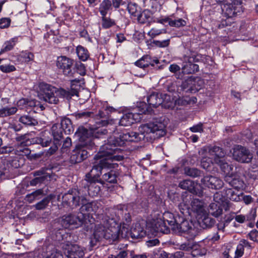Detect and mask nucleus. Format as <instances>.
Instances as JSON below:
<instances>
[{
	"label": "nucleus",
	"mask_w": 258,
	"mask_h": 258,
	"mask_svg": "<svg viewBox=\"0 0 258 258\" xmlns=\"http://www.w3.org/2000/svg\"><path fill=\"white\" fill-rule=\"evenodd\" d=\"M248 235L251 240L258 243V231L253 230L249 233Z\"/></svg>",
	"instance_id": "61"
},
{
	"label": "nucleus",
	"mask_w": 258,
	"mask_h": 258,
	"mask_svg": "<svg viewBox=\"0 0 258 258\" xmlns=\"http://www.w3.org/2000/svg\"><path fill=\"white\" fill-rule=\"evenodd\" d=\"M151 216L152 219L148 223V225L150 224L151 227L153 230L163 233L169 232V228L166 222L172 229L173 226H174L178 220V217H175L172 213L169 212L162 213L159 211H155L152 213Z\"/></svg>",
	"instance_id": "7"
},
{
	"label": "nucleus",
	"mask_w": 258,
	"mask_h": 258,
	"mask_svg": "<svg viewBox=\"0 0 258 258\" xmlns=\"http://www.w3.org/2000/svg\"><path fill=\"white\" fill-rule=\"evenodd\" d=\"M233 158L241 163H248L252 159V154L248 150L240 145H235L231 151Z\"/></svg>",
	"instance_id": "15"
},
{
	"label": "nucleus",
	"mask_w": 258,
	"mask_h": 258,
	"mask_svg": "<svg viewBox=\"0 0 258 258\" xmlns=\"http://www.w3.org/2000/svg\"><path fill=\"white\" fill-rule=\"evenodd\" d=\"M225 180L230 186L237 189H242L244 187L243 179L238 174H232L225 176Z\"/></svg>",
	"instance_id": "22"
},
{
	"label": "nucleus",
	"mask_w": 258,
	"mask_h": 258,
	"mask_svg": "<svg viewBox=\"0 0 258 258\" xmlns=\"http://www.w3.org/2000/svg\"><path fill=\"white\" fill-rule=\"evenodd\" d=\"M190 251L194 257L203 255L206 253V250L204 248L201 247L200 245L196 243L193 244Z\"/></svg>",
	"instance_id": "36"
},
{
	"label": "nucleus",
	"mask_w": 258,
	"mask_h": 258,
	"mask_svg": "<svg viewBox=\"0 0 258 258\" xmlns=\"http://www.w3.org/2000/svg\"><path fill=\"white\" fill-rule=\"evenodd\" d=\"M182 204L180 203L179 205V209L182 215L189 213V209H190L194 213H196L198 217L202 214H206L207 210L205 209L204 203L197 199H194L190 205V207L188 205H184L185 208H182Z\"/></svg>",
	"instance_id": "13"
},
{
	"label": "nucleus",
	"mask_w": 258,
	"mask_h": 258,
	"mask_svg": "<svg viewBox=\"0 0 258 258\" xmlns=\"http://www.w3.org/2000/svg\"><path fill=\"white\" fill-rule=\"evenodd\" d=\"M166 33V29H159L157 28L151 29L147 33V35L152 38L161 34Z\"/></svg>",
	"instance_id": "49"
},
{
	"label": "nucleus",
	"mask_w": 258,
	"mask_h": 258,
	"mask_svg": "<svg viewBox=\"0 0 258 258\" xmlns=\"http://www.w3.org/2000/svg\"><path fill=\"white\" fill-rule=\"evenodd\" d=\"M42 194V190L41 189H38L30 194L27 195L25 197V200L29 203H31L34 200L38 199Z\"/></svg>",
	"instance_id": "45"
},
{
	"label": "nucleus",
	"mask_w": 258,
	"mask_h": 258,
	"mask_svg": "<svg viewBox=\"0 0 258 258\" xmlns=\"http://www.w3.org/2000/svg\"><path fill=\"white\" fill-rule=\"evenodd\" d=\"M200 55H185L182 58V71L184 74H189L199 71V66L196 63L201 58Z\"/></svg>",
	"instance_id": "12"
},
{
	"label": "nucleus",
	"mask_w": 258,
	"mask_h": 258,
	"mask_svg": "<svg viewBox=\"0 0 258 258\" xmlns=\"http://www.w3.org/2000/svg\"><path fill=\"white\" fill-rule=\"evenodd\" d=\"M14 148L12 146L0 147V154L14 153Z\"/></svg>",
	"instance_id": "60"
},
{
	"label": "nucleus",
	"mask_w": 258,
	"mask_h": 258,
	"mask_svg": "<svg viewBox=\"0 0 258 258\" xmlns=\"http://www.w3.org/2000/svg\"><path fill=\"white\" fill-rule=\"evenodd\" d=\"M184 172L187 175L194 177H197L200 174V171L196 168H185Z\"/></svg>",
	"instance_id": "54"
},
{
	"label": "nucleus",
	"mask_w": 258,
	"mask_h": 258,
	"mask_svg": "<svg viewBox=\"0 0 258 258\" xmlns=\"http://www.w3.org/2000/svg\"><path fill=\"white\" fill-rule=\"evenodd\" d=\"M139 112H136V110H134L132 112H129L123 114L120 120L118 121L116 119L106 120L103 119L105 117V115L103 112L104 110L107 112H114L116 109L110 106H103L102 110L99 111L98 116L100 119L96 122V126L95 128H101V126L109 124H116L119 123V125L122 126H128L133 124L135 122L140 121L142 118V114L145 113L147 111H149V108H147V105L145 102H140L138 106Z\"/></svg>",
	"instance_id": "4"
},
{
	"label": "nucleus",
	"mask_w": 258,
	"mask_h": 258,
	"mask_svg": "<svg viewBox=\"0 0 258 258\" xmlns=\"http://www.w3.org/2000/svg\"><path fill=\"white\" fill-rule=\"evenodd\" d=\"M208 154L211 157H204L201 160V166L206 170H210L211 166L215 163L214 161V156L210 154V150Z\"/></svg>",
	"instance_id": "35"
},
{
	"label": "nucleus",
	"mask_w": 258,
	"mask_h": 258,
	"mask_svg": "<svg viewBox=\"0 0 258 258\" xmlns=\"http://www.w3.org/2000/svg\"><path fill=\"white\" fill-rule=\"evenodd\" d=\"M52 135L55 140H59L62 137L63 131L59 124H54L51 127Z\"/></svg>",
	"instance_id": "39"
},
{
	"label": "nucleus",
	"mask_w": 258,
	"mask_h": 258,
	"mask_svg": "<svg viewBox=\"0 0 258 258\" xmlns=\"http://www.w3.org/2000/svg\"><path fill=\"white\" fill-rule=\"evenodd\" d=\"M51 198L49 197H47L43 199L42 201L38 202L35 205V207L37 210H42L45 208L50 202Z\"/></svg>",
	"instance_id": "52"
},
{
	"label": "nucleus",
	"mask_w": 258,
	"mask_h": 258,
	"mask_svg": "<svg viewBox=\"0 0 258 258\" xmlns=\"http://www.w3.org/2000/svg\"><path fill=\"white\" fill-rule=\"evenodd\" d=\"M122 215V209L117 210V216L116 218H114L116 221V227H117L118 229V239L121 237V238H126L128 236H131V231L132 229L130 228V225L127 223L130 221H126V223H123L121 225H119L117 223L119 219H120V215Z\"/></svg>",
	"instance_id": "20"
},
{
	"label": "nucleus",
	"mask_w": 258,
	"mask_h": 258,
	"mask_svg": "<svg viewBox=\"0 0 258 258\" xmlns=\"http://www.w3.org/2000/svg\"><path fill=\"white\" fill-rule=\"evenodd\" d=\"M34 175L37 176V177L30 181V184L32 186L36 185L38 183L43 182L45 180H47L51 178L50 173L46 172L44 169L36 171Z\"/></svg>",
	"instance_id": "24"
},
{
	"label": "nucleus",
	"mask_w": 258,
	"mask_h": 258,
	"mask_svg": "<svg viewBox=\"0 0 258 258\" xmlns=\"http://www.w3.org/2000/svg\"><path fill=\"white\" fill-rule=\"evenodd\" d=\"M33 102H30L29 103L25 99H20L17 102V105L20 108H23V106H26L27 105H30V106H32L33 105Z\"/></svg>",
	"instance_id": "64"
},
{
	"label": "nucleus",
	"mask_w": 258,
	"mask_h": 258,
	"mask_svg": "<svg viewBox=\"0 0 258 258\" xmlns=\"http://www.w3.org/2000/svg\"><path fill=\"white\" fill-rule=\"evenodd\" d=\"M107 133L105 129L90 127L88 130L83 127H79L76 133V136L79 138L80 143L72 151L70 157V162L76 164L82 162L86 159L88 152L86 149H93L95 144V139L99 138L101 135Z\"/></svg>",
	"instance_id": "3"
},
{
	"label": "nucleus",
	"mask_w": 258,
	"mask_h": 258,
	"mask_svg": "<svg viewBox=\"0 0 258 258\" xmlns=\"http://www.w3.org/2000/svg\"><path fill=\"white\" fill-rule=\"evenodd\" d=\"M244 248L251 249L252 246L247 240L241 239L239 241L238 244L237 245L234 258L241 257L243 255Z\"/></svg>",
	"instance_id": "25"
},
{
	"label": "nucleus",
	"mask_w": 258,
	"mask_h": 258,
	"mask_svg": "<svg viewBox=\"0 0 258 258\" xmlns=\"http://www.w3.org/2000/svg\"><path fill=\"white\" fill-rule=\"evenodd\" d=\"M179 186L182 189H187L192 192L195 188V183L191 180L185 179L181 181L179 184Z\"/></svg>",
	"instance_id": "41"
},
{
	"label": "nucleus",
	"mask_w": 258,
	"mask_h": 258,
	"mask_svg": "<svg viewBox=\"0 0 258 258\" xmlns=\"http://www.w3.org/2000/svg\"><path fill=\"white\" fill-rule=\"evenodd\" d=\"M169 25L171 27H180L185 26L186 22L182 19L174 20L170 19L169 22Z\"/></svg>",
	"instance_id": "51"
},
{
	"label": "nucleus",
	"mask_w": 258,
	"mask_h": 258,
	"mask_svg": "<svg viewBox=\"0 0 258 258\" xmlns=\"http://www.w3.org/2000/svg\"><path fill=\"white\" fill-rule=\"evenodd\" d=\"M0 70L5 73H9L15 71L16 68L12 64H3L0 66Z\"/></svg>",
	"instance_id": "56"
},
{
	"label": "nucleus",
	"mask_w": 258,
	"mask_h": 258,
	"mask_svg": "<svg viewBox=\"0 0 258 258\" xmlns=\"http://www.w3.org/2000/svg\"><path fill=\"white\" fill-rule=\"evenodd\" d=\"M223 202V197L219 192L214 195V202H212L209 207L208 213L214 217H217L222 213V205Z\"/></svg>",
	"instance_id": "17"
},
{
	"label": "nucleus",
	"mask_w": 258,
	"mask_h": 258,
	"mask_svg": "<svg viewBox=\"0 0 258 258\" xmlns=\"http://www.w3.org/2000/svg\"><path fill=\"white\" fill-rule=\"evenodd\" d=\"M210 153L214 156V162L219 166L225 176L230 175L233 173V165L228 162L225 156V153L219 147L214 146L210 149Z\"/></svg>",
	"instance_id": "8"
},
{
	"label": "nucleus",
	"mask_w": 258,
	"mask_h": 258,
	"mask_svg": "<svg viewBox=\"0 0 258 258\" xmlns=\"http://www.w3.org/2000/svg\"><path fill=\"white\" fill-rule=\"evenodd\" d=\"M248 175L250 178L253 179H258V165L252 163L248 170Z\"/></svg>",
	"instance_id": "46"
},
{
	"label": "nucleus",
	"mask_w": 258,
	"mask_h": 258,
	"mask_svg": "<svg viewBox=\"0 0 258 258\" xmlns=\"http://www.w3.org/2000/svg\"><path fill=\"white\" fill-rule=\"evenodd\" d=\"M73 81L71 86V90H66L62 88H56L48 84L42 82L39 84L40 90L43 92L42 94L44 101L51 104H57L59 98H66L70 99L74 95L78 94V87H74Z\"/></svg>",
	"instance_id": "6"
},
{
	"label": "nucleus",
	"mask_w": 258,
	"mask_h": 258,
	"mask_svg": "<svg viewBox=\"0 0 258 258\" xmlns=\"http://www.w3.org/2000/svg\"><path fill=\"white\" fill-rule=\"evenodd\" d=\"M76 53L79 58L82 61H86L89 57L87 49L81 45L77 47Z\"/></svg>",
	"instance_id": "32"
},
{
	"label": "nucleus",
	"mask_w": 258,
	"mask_h": 258,
	"mask_svg": "<svg viewBox=\"0 0 258 258\" xmlns=\"http://www.w3.org/2000/svg\"><path fill=\"white\" fill-rule=\"evenodd\" d=\"M198 222L201 227L206 228L214 225L215 220L209 217L206 211V214H202L198 217Z\"/></svg>",
	"instance_id": "27"
},
{
	"label": "nucleus",
	"mask_w": 258,
	"mask_h": 258,
	"mask_svg": "<svg viewBox=\"0 0 258 258\" xmlns=\"http://www.w3.org/2000/svg\"><path fill=\"white\" fill-rule=\"evenodd\" d=\"M60 125L66 134H70L73 132L71 121L69 118H64L61 119Z\"/></svg>",
	"instance_id": "31"
},
{
	"label": "nucleus",
	"mask_w": 258,
	"mask_h": 258,
	"mask_svg": "<svg viewBox=\"0 0 258 258\" xmlns=\"http://www.w3.org/2000/svg\"><path fill=\"white\" fill-rule=\"evenodd\" d=\"M146 232L142 229L139 227V225H136V227L132 229L131 231V236L133 238L138 239L144 236Z\"/></svg>",
	"instance_id": "40"
},
{
	"label": "nucleus",
	"mask_w": 258,
	"mask_h": 258,
	"mask_svg": "<svg viewBox=\"0 0 258 258\" xmlns=\"http://www.w3.org/2000/svg\"><path fill=\"white\" fill-rule=\"evenodd\" d=\"M110 146V145H103L100 147L99 151L94 157L96 160V164L86 175L85 180L90 183L88 187V193L91 197L97 196L100 192V187L95 182L99 181L98 177L101 175V170L106 167L115 168L117 164L113 162L120 161L123 159L122 155L115 154L119 150L117 148L113 149L112 147L109 148Z\"/></svg>",
	"instance_id": "2"
},
{
	"label": "nucleus",
	"mask_w": 258,
	"mask_h": 258,
	"mask_svg": "<svg viewBox=\"0 0 258 258\" xmlns=\"http://www.w3.org/2000/svg\"><path fill=\"white\" fill-rule=\"evenodd\" d=\"M220 5L223 13L228 17H232L242 11L240 0H216Z\"/></svg>",
	"instance_id": "10"
},
{
	"label": "nucleus",
	"mask_w": 258,
	"mask_h": 258,
	"mask_svg": "<svg viewBox=\"0 0 258 258\" xmlns=\"http://www.w3.org/2000/svg\"><path fill=\"white\" fill-rule=\"evenodd\" d=\"M197 101V99L195 97H189L188 96H185L183 98H179L177 100L176 103L181 105H186L188 104H193L195 103Z\"/></svg>",
	"instance_id": "44"
},
{
	"label": "nucleus",
	"mask_w": 258,
	"mask_h": 258,
	"mask_svg": "<svg viewBox=\"0 0 258 258\" xmlns=\"http://www.w3.org/2000/svg\"><path fill=\"white\" fill-rule=\"evenodd\" d=\"M148 104L145 103L147 105V108H149L150 111H147L146 113H151L152 111V107L156 108L162 103V98L161 94L153 93L147 98Z\"/></svg>",
	"instance_id": "23"
},
{
	"label": "nucleus",
	"mask_w": 258,
	"mask_h": 258,
	"mask_svg": "<svg viewBox=\"0 0 258 258\" xmlns=\"http://www.w3.org/2000/svg\"><path fill=\"white\" fill-rule=\"evenodd\" d=\"M57 67L61 69L64 75L71 76L72 74V67L73 60L65 56H60L57 57L56 60Z\"/></svg>",
	"instance_id": "18"
},
{
	"label": "nucleus",
	"mask_w": 258,
	"mask_h": 258,
	"mask_svg": "<svg viewBox=\"0 0 258 258\" xmlns=\"http://www.w3.org/2000/svg\"><path fill=\"white\" fill-rule=\"evenodd\" d=\"M190 130L193 133H201L203 131V124L200 123L196 125H194L190 128Z\"/></svg>",
	"instance_id": "63"
},
{
	"label": "nucleus",
	"mask_w": 258,
	"mask_h": 258,
	"mask_svg": "<svg viewBox=\"0 0 258 258\" xmlns=\"http://www.w3.org/2000/svg\"><path fill=\"white\" fill-rule=\"evenodd\" d=\"M153 43L157 47L164 48L167 47L169 45L170 39H168L162 41L154 40L153 41Z\"/></svg>",
	"instance_id": "58"
},
{
	"label": "nucleus",
	"mask_w": 258,
	"mask_h": 258,
	"mask_svg": "<svg viewBox=\"0 0 258 258\" xmlns=\"http://www.w3.org/2000/svg\"><path fill=\"white\" fill-rule=\"evenodd\" d=\"M37 142L42 147H47L51 144V139L46 137H40L37 139Z\"/></svg>",
	"instance_id": "55"
},
{
	"label": "nucleus",
	"mask_w": 258,
	"mask_h": 258,
	"mask_svg": "<svg viewBox=\"0 0 258 258\" xmlns=\"http://www.w3.org/2000/svg\"><path fill=\"white\" fill-rule=\"evenodd\" d=\"M201 184L203 186L209 188L219 189L223 186V182L218 177L207 175L201 179Z\"/></svg>",
	"instance_id": "19"
},
{
	"label": "nucleus",
	"mask_w": 258,
	"mask_h": 258,
	"mask_svg": "<svg viewBox=\"0 0 258 258\" xmlns=\"http://www.w3.org/2000/svg\"><path fill=\"white\" fill-rule=\"evenodd\" d=\"M21 145H19L14 148V154L24 158V156H27L30 153V151L26 147L23 145V142H22Z\"/></svg>",
	"instance_id": "30"
},
{
	"label": "nucleus",
	"mask_w": 258,
	"mask_h": 258,
	"mask_svg": "<svg viewBox=\"0 0 258 258\" xmlns=\"http://www.w3.org/2000/svg\"><path fill=\"white\" fill-rule=\"evenodd\" d=\"M45 258H63L60 251L52 246H49Z\"/></svg>",
	"instance_id": "37"
},
{
	"label": "nucleus",
	"mask_w": 258,
	"mask_h": 258,
	"mask_svg": "<svg viewBox=\"0 0 258 258\" xmlns=\"http://www.w3.org/2000/svg\"><path fill=\"white\" fill-rule=\"evenodd\" d=\"M161 98H162L161 105L166 108L173 109L177 102V100L171 96L170 93L161 94Z\"/></svg>",
	"instance_id": "26"
},
{
	"label": "nucleus",
	"mask_w": 258,
	"mask_h": 258,
	"mask_svg": "<svg viewBox=\"0 0 258 258\" xmlns=\"http://www.w3.org/2000/svg\"><path fill=\"white\" fill-rule=\"evenodd\" d=\"M100 223L96 224L93 233L94 238L99 241L103 238L113 242L118 239V229L116 227V221L113 217L109 218L108 216L98 215Z\"/></svg>",
	"instance_id": "5"
},
{
	"label": "nucleus",
	"mask_w": 258,
	"mask_h": 258,
	"mask_svg": "<svg viewBox=\"0 0 258 258\" xmlns=\"http://www.w3.org/2000/svg\"><path fill=\"white\" fill-rule=\"evenodd\" d=\"M138 21L141 24L149 23L151 20L152 13L149 10H144L138 15Z\"/></svg>",
	"instance_id": "28"
},
{
	"label": "nucleus",
	"mask_w": 258,
	"mask_h": 258,
	"mask_svg": "<svg viewBox=\"0 0 258 258\" xmlns=\"http://www.w3.org/2000/svg\"><path fill=\"white\" fill-rule=\"evenodd\" d=\"M17 42L18 37H17L12 38L10 40L6 41L3 45L4 50L7 52L13 49Z\"/></svg>",
	"instance_id": "42"
},
{
	"label": "nucleus",
	"mask_w": 258,
	"mask_h": 258,
	"mask_svg": "<svg viewBox=\"0 0 258 258\" xmlns=\"http://www.w3.org/2000/svg\"><path fill=\"white\" fill-rule=\"evenodd\" d=\"M63 15L64 20H71L74 17V8L69 7L64 12Z\"/></svg>",
	"instance_id": "57"
},
{
	"label": "nucleus",
	"mask_w": 258,
	"mask_h": 258,
	"mask_svg": "<svg viewBox=\"0 0 258 258\" xmlns=\"http://www.w3.org/2000/svg\"><path fill=\"white\" fill-rule=\"evenodd\" d=\"M11 20L9 18H4L0 20V28L2 29L7 28L9 26Z\"/></svg>",
	"instance_id": "62"
},
{
	"label": "nucleus",
	"mask_w": 258,
	"mask_h": 258,
	"mask_svg": "<svg viewBox=\"0 0 258 258\" xmlns=\"http://www.w3.org/2000/svg\"><path fill=\"white\" fill-rule=\"evenodd\" d=\"M194 82V78L190 77L182 82L181 86L182 89L186 92H189V89L192 87V83Z\"/></svg>",
	"instance_id": "50"
},
{
	"label": "nucleus",
	"mask_w": 258,
	"mask_h": 258,
	"mask_svg": "<svg viewBox=\"0 0 258 258\" xmlns=\"http://www.w3.org/2000/svg\"><path fill=\"white\" fill-rule=\"evenodd\" d=\"M166 124L160 118L155 119L153 121L141 124L138 128L139 133L128 132L123 133L118 136L110 137L108 140L107 143L104 145H110L113 149L117 148L119 151L116 153V155H122L124 158L122 150L117 146H122L129 142H138L144 140L147 142L152 141L155 139L164 136L166 133ZM122 159L121 161L123 160ZM116 161L113 162L115 163ZM121 161V160L120 161ZM115 168L106 167L101 170V173L104 172L102 175V179L110 183H114L116 181L117 173L113 169L118 167V164Z\"/></svg>",
	"instance_id": "1"
},
{
	"label": "nucleus",
	"mask_w": 258,
	"mask_h": 258,
	"mask_svg": "<svg viewBox=\"0 0 258 258\" xmlns=\"http://www.w3.org/2000/svg\"><path fill=\"white\" fill-rule=\"evenodd\" d=\"M172 230L176 234L182 235L187 234L189 238H194L197 234V230L192 222L185 219L182 216H179Z\"/></svg>",
	"instance_id": "9"
},
{
	"label": "nucleus",
	"mask_w": 258,
	"mask_h": 258,
	"mask_svg": "<svg viewBox=\"0 0 258 258\" xmlns=\"http://www.w3.org/2000/svg\"><path fill=\"white\" fill-rule=\"evenodd\" d=\"M16 107H3L0 108V117H5L15 114L17 111Z\"/></svg>",
	"instance_id": "38"
},
{
	"label": "nucleus",
	"mask_w": 258,
	"mask_h": 258,
	"mask_svg": "<svg viewBox=\"0 0 258 258\" xmlns=\"http://www.w3.org/2000/svg\"><path fill=\"white\" fill-rule=\"evenodd\" d=\"M105 16H102V27L103 28L108 29L115 25V23L113 20L106 17Z\"/></svg>",
	"instance_id": "47"
},
{
	"label": "nucleus",
	"mask_w": 258,
	"mask_h": 258,
	"mask_svg": "<svg viewBox=\"0 0 258 258\" xmlns=\"http://www.w3.org/2000/svg\"><path fill=\"white\" fill-rule=\"evenodd\" d=\"M81 204L82 206L80 208V211L79 214H82L84 216V222L86 220L87 218H89V215H92L95 214L97 210L99 209L100 204L96 201L92 202L90 203H85L86 200L84 197H81Z\"/></svg>",
	"instance_id": "16"
},
{
	"label": "nucleus",
	"mask_w": 258,
	"mask_h": 258,
	"mask_svg": "<svg viewBox=\"0 0 258 258\" xmlns=\"http://www.w3.org/2000/svg\"><path fill=\"white\" fill-rule=\"evenodd\" d=\"M59 222L64 228L73 229L81 226L85 222L84 216L79 213L77 215H64L61 217Z\"/></svg>",
	"instance_id": "11"
},
{
	"label": "nucleus",
	"mask_w": 258,
	"mask_h": 258,
	"mask_svg": "<svg viewBox=\"0 0 258 258\" xmlns=\"http://www.w3.org/2000/svg\"><path fill=\"white\" fill-rule=\"evenodd\" d=\"M24 162V158L23 157H19V159H15L13 160L11 164L13 167L18 168L23 166Z\"/></svg>",
	"instance_id": "59"
},
{
	"label": "nucleus",
	"mask_w": 258,
	"mask_h": 258,
	"mask_svg": "<svg viewBox=\"0 0 258 258\" xmlns=\"http://www.w3.org/2000/svg\"><path fill=\"white\" fill-rule=\"evenodd\" d=\"M127 10L129 13L134 16H138L139 14L140 8L135 3H130L128 4Z\"/></svg>",
	"instance_id": "48"
},
{
	"label": "nucleus",
	"mask_w": 258,
	"mask_h": 258,
	"mask_svg": "<svg viewBox=\"0 0 258 258\" xmlns=\"http://www.w3.org/2000/svg\"><path fill=\"white\" fill-rule=\"evenodd\" d=\"M194 82L192 83V87L189 89V92L196 93L200 90L204 85V80L200 78H194Z\"/></svg>",
	"instance_id": "34"
},
{
	"label": "nucleus",
	"mask_w": 258,
	"mask_h": 258,
	"mask_svg": "<svg viewBox=\"0 0 258 258\" xmlns=\"http://www.w3.org/2000/svg\"><path fill=\"white\" fill-rule=\"evenodd\" d=\"M80 192L76 189L69 190L68 193L65 194L62 197V202L69 205L73 203V205L78 206L80 203Z\"/></svg>",
	"instance_id": "21"
},
{
	"label": "nucleus",
	"mask_w": 258,
	"mask_h": 258,
	"mask_svg": "<svg viewBox=\"0 0 258 258\" xmlns=\"http://www.w3.org/2000/svg\"><path fill=\"white\" fill-rule=\"evenodd\" d=\"M34 58V55L30 52H22L18 56V59L22 62H28Z\"/></svg>",
	"instance_id": "43"
},
{
	"label": "nucleus",
	"mask_w": 258,
	"mask_h": 258,
	"mask_svg": "<svg viewBox=\"0 0 258 258\" xmlns=\"http://www.w3.org/2000/svg\"><path fill=\"white\" fill-rule=\"evenodd\" d=\"M228 198L232 201L238 202L242 198L239 194L235 193L232 190L229 189L227 191Z\"/></svg>",
	"instance_id": "53"
},
{
	"label": "nucleus",
	"mask_w": 258,
	"mask_h": 258,
	"mask_svg": "<svg viewBox=\"0 0 258 258\" xmlns=\"http://www.w3.org/2000/svg\"><path fill=\"white\" fill-rule=\"evenodd\" d=\"M111 2L109 0H103L100 4L99 11L102 16H106L111 9Z\"/></svg>",
	"instance_id": "29"
},
{
	"label": "nucleus",
	"mask_w": 258,
	"mask_h": 258,
	"mask_svg": "<svg viewBox=\"0 0 258 258\" xmlns=\"http://www.w3.org/2000/svg\"><path fill=\"white\" fill-rule=\"evenodd\" d=\"M62 248L68 258H84V249L78 244L68 241L62 244Z\"/></svg>",
	"instance_id": "14"
},
{
	"label": "nucleus",
	"mask_w": 258,
	"mask_h": 258,
	"mask_svg": "<svg viewBox=\"0 0 258 258\" xmlns=\"http://www.w3.org/2000/svg\"><path fill=\"white\" fill-rule=\"evenodd\" d=\"M19 121L26 125L34 126L37 124V121L29 115H24L21 116Z\"/></svg>",
	"instance_id": "33"
}]
</instances>
